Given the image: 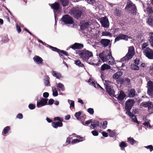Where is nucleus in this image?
<instances>
[{
  "label": "nucleus",
  "mask_w": 153,
  "mask_h": 153,
  "mask_svg": "<svg viewBox=\"0 0 153 153\" xmlns=\"http://www.w3.org/2000/svg\"><path fill=\"white\" fill-rule=\"evenodd\" d=\"M79 55L83 61L89 64H91L92 62L89 61V59L93 56L92 53L88 51H82L79 53Z\"/></svg>",
  "instance_id": "f257e3e1"
},
{
  "label": "nucleus",
  "mask_w": 153,
  "mask_h": 153,
  "mask_svg": "<svg viewBox=\"0 0 153 153\" xmlns=\"http://www.w3.org/2000/svg\"><path fill=\"white\" fill-rule=\"evenodd\" d=\"M134 47L132 46H130L129 48L128 53L124 57L121 59V61L128 60L132 58L134 54Z\"/></svg>",
  "instance_id": "f03ea898"
},
{
  "label": "nucleus",
  "mask_w": 153,
  "mask_h": 153,
  "mask_svg": "<svg viewBox=\"0 0 153 153\" xmlns=\"http://www.w3.org/2000/svg\"><path fill=\"white\" fill-rule=\"evenodd\" d=\"M51 7L53 9L54 12V16L55 22V25H56L57 22L56 16H58L57 13H60V5L57 2H56L52 4L51 5Z\"/></svg>",
  "instance_id": "7ed1b4c3"
},
{
  "label": "nucleus",
  "mask_w": 153,
  "mask_h": 153,
  "mask_svg": "<svg viewBox=\"0 0 153 153\" xmlns=\"http://www.w3.org/2000/svg\"><path fill=\"white\" fill-rule=\"evenodd\" d=\"M104 85H105L106 91L111 96H114L115 94V91L113 88L111 83L109 81L105 80Z\"/></svg>",
  "instance_id": "20e7f679"
},
{
  "label": "nucleus",
  "mask_w": 153,
  "mask_h": 153,
  "mask_svg": "<svg viewBox=\"0 0 153 153\" xmlns=\"http://www.w3.org/2000/svg\"><path fill=\"white\" fill-rule=\"evenodd\" d=\"M99 57L103 62H106L108 61L111 58L112 56L111 53L108 51L102 52L99 54Z\"/></svg>",
  "instance_id": "39448f33"
},
{
  "label": "nucleus",
  "mask_w": 153,
  "mask_h": 153,
  "mask_svg": "<svg viewBox=\"0 0 153 153\" xmlns=\"http://www.w3.org/2000/svg\"><path fill=\"white\" fill-rule=\"evenodd\" d=\"M125 9L131 11V13H135L137 10L135 4L130 0L127 1V5L125 7Z\"/></svg>",
  "instance_id": "423d86ee"
},
{
  "label": "nucleus",
  "mask_w": 153,
  "mask_h": 153,
  "mask_svg": "<svg viewBox=\"0 0 153 153\" xmlns=\"http://www.w3.org/2000/svg\"><path fill=\"white\" fill-rule=\"evenodd\" d=\"M69 13L72 15L75 18L78 19L81 17L82 11L81 10L76 8L71 10Z\"/></svg>",
  "instance_id": "0eeeda50"
},
{
  "label": "nucleus",
  "mask_w": 153,
  "mask_h": 153,
  "mask_svg": "<svg viewBox=\"0 0 153 153\" xmlns=\"http://www.w3.org/2000/svg\"><path fill=\"white\" fill-rule=\"evenodd\" d=\"M61 19L62 22L66 24H71L73 23L72 18L68 15H64Z\"/></svg>",
  "instance_id": "6e6552de"
},
{
  "label": "nucleus",
  "mask_w": 153,
  "mask_h": 153,
  "mask_svg": "<svg viewBox=\"0 0 153 153\" xmlns=\"http://www.w3.org/2000/svg\"><path fill=\"white\" fill-rule=\"evenodd\" d=\"M143 52L146 56L149 59H153V50L147 47L146 49L143 51Z\"/></svg>",
  "instance_id": "1a4fd4ad"
},
{
  "label": "nucleus",
  "mask_w": 153,
  "mask_h": 153,
  "mask_svg": "<svg viewBox=\"0 0 153 153\" xmlns=\"http://www.w3.org/2000/svg\"><path fill=\"white\" fill-rule=\"evenodd\" d=\"M100 22L102 26L104 28H107L109 27V23L108 18L106 17L102 18L100 20Z\"/></svg>",
  "instance_id": "9d476101"
},
{
  "label": "nucleus",
  "mask_w": 153,
  "mask_h": 153,
  "mask_svg": "<svg viewBox=\"0 0 153 153\" xmlns=\"http://www.w3.org/2000/svg\"><path fill=\"white\" fill-rule=\"evenodd\" d=\"M134 102V101L133 99H129L127 100L125 102L126 109H131Z\"/></svg>",
  "instance_id": "9b49d317"
},
{
  "label": "nucleus",
  "mask_w": 153,
  "mask_h": 153,
  "mask_svg": "<svg viewBox=\"0 0 153 153\" xmlns=\"http://www.w3.org/2000/svg\"><path fill=\"white\" fill-rule=\"evenodd\" d=\"M130 37L128 36L127 35H124L122 34H120L115 38V42L118 41L120 40L123 39L126 41L128 40L129 38H130Z\"/></svg>",
  "instance_id": "f8f14e48"
},
{
  "label": "nucleus",
  "mask_w": 153,
  "mask_h": 153,
  "mask_svg": "<svg viewBox=\"0 0 153 153\" xmlns=\"http://www.w3.org/2000/svg\"><path fill=\"white\" fill-rule=\"evenodd\" d=\"M110 42V40L107 39H102L100 42V45L105 48L109 45Z\"/></svg>",
  "instance_id": "ddd939ff"
},
{
  "label": "nucleus",
  "mask_w": 153,
  "mask_h": 153,
  "mask_svg": "<svg viewBox=\"0 0 153 153\" xmlns=\"http://www.w3.org/2000/svg\"><path fill=\"white\" fill-rule=\"evenodd\" d=\"M33 59L34 61L38 65H39L43 64V60L38 56H35L33 58Z\"/></svg>",
  "instance_id": "4468645a"
},
{
  "label": "nucleus",
  "mask_w": 153,
  "mask_h": 153,
  "mask_svg": "<svg viewBox=\"0 0 153 153\" xmlns=\"http://www.w3.org/2000/svg\"><path fill=\"white\" fill-rule=\"evenodd\" d=\"M48 99L42 98L39 102H38L37 103V106L39 108L41 106L45 105L47 103Z\"/></svg>",
  "instance_id": "2eb2a0df"
},
{
  "label": "nucleus",
  "mask_w": 153,
  "mask_h": 153,
  "mask_svg": "<svg viewBox=\"0 0 153 153\" xmlns=\"http://www.w3.org/2000/svg\"><path fill=\"white\" fill-rule=\"evenodd\" d=\"M117 95L115 96V97L117 98L118 100L120 102L124 100V98L126 96L125 94L123 91H120L117 97Z\"/></svg>",
  "instance_id": "dca6fc26"
},
{
  "label": "nucleus",
  "mask_w": 153,
  "mask_h": 153,
  "mask_svg": "<svg viewBox=\"0 0 153 153\" xmlns=\"http://www.w3.org/2000/svg\"><path fill=\"white\" fill-rule=\"evenodd\" d=\"M83 47L84 45L82 44L75 43L70 48L73 49L75 50L76 49H81L83 48Z\"/></svg>",
  "instance_id": "f3484780"
},
{
  "label": "nucleus",
  "mask_w": 153,
  "mask_h": 153,
  "mask_svg": "<svg viewBox=\"0 0 153 153\" xmlns=\"http://www.w3.org/2000/svg\"><path fill=\"white\" fill-rule=\"evenodd\" d=\"M123 74V72L121 71H118L113 76V78L115 79L117 81H119L121 76Z\"/></svg>",
  "instance_id": "a211bd4d"
},
{
  "label": "nucleus",
  "mask_w": 153,
  "mask_h": 153,
  "mask_svg": "<svg viewBox=\"0 0 153 153\" xmlns=\"http://www.w3.org/2000/svg\"><path fill=\"white\" fill-rule=\"evenodd\" d=\"M52 126L54 128H56L58 127H62L63 126V124L62 122H53L52 123Z\"/></svg>",
  "instance_id": "6ab92c4d"
},
{
  "label": "nucleus",
  "mask_w": 153,
  "mask_h": 153,
  "mask_svg": "<svg viewBox=\"0 0 153 153\" xmlns=\"http://www.w3.org/2000/svg\"><path fill=\"white\" fill-rule=\"evenodd\" d=\"M136 95V91L134 88L131 89L128 91V97L130 98H133L135 97Z\"/></svg>",
  "instance_id": "aec40b11"
},
{
  "label": "nucleus",
  "mask_w": 153,
  "mask_h": 153,
  "mask_svg": "<svg viewBox=\"0 0 153 153\" xmlns=\"http://www.w3.org/2000/svg\"><path fill=\"white\" fill-rule=\"evenodd\" d=\"M81 113L82 112L81 111H79L75 113V117L77 120H80L84 119V117L81 115Z\"/></svg>",
  "instance_id": "412c9836"
},
{
  "label": "nucleus",
  "mask_w": 153,
  "mask_h": 153,
  "mask_svg": "<svg viewBox=\"0 0 153 153\" xmlns=\"http://www.w3.org/2000/svg\"><path fill=\"white\" fill-rule=\"evenodd\" d=\"M52 75L57 79H60L61 77V74L56 71H53L51 73Z\"/></svg>",
  "instance_id": "4be33fe9"
},
{
  "label": "nucleus",
  "mask_w": 153,
  "mask_h": 153,
  "mask_svg": "<svg viewBox=\"0 0 153 153\" xmlns=\"http://www.w3.org/2000/svg\"><path fill=\"white\" fill-rule=\"evenodd\" d=\"M49 79L50 78L48 75L45 76L44 79V84L45 86H50Z\"/></svg>",
  "instance_id": "5701e85b"
},
{
  "label": "nucleus",
  "mask_w": 153,
  "mask_h": 153,
  "mask_svg": "<svg viewBox=\"0 0 153 153\" xmlns=\"http://www.w3.org/2000/svg\"><path fill=\"white\" fill-rule=\"evenodd\" d=\"M147 22L149 25L153 27V16H150L148 18Z\"/></svg>",
  "instance_id": "b1692460"
},
{
  "label": "nucleus",
  "mask_w": 153,
  "mask_h": 153,
  "mask_svg": "<svg viewBox=\"0 0 153 153\" xmlns=\"http://www.w3.org/2000/svg\"><path fill=\"white\" fill-rule=\"evenodd\" d=\"M102 36H107L110 37H112V34L110 32L107 31H103L102 33Z\"/></svg>",
  "instance_id": "393cba45"
},
{
  "label": "nucleus",
  "mask_w": 153,
  "mask_h": 153,
  "mask_svg": "<svg viewBox=\"0 0 153 153\" xmlns=\"http://www.w3.org/2000/svg\"><path fill=\"white\" fill-rule=\"evenodd\" d=\"M100 126V123L99 121L95 120L94 122H91V126L94 128Z\"/></svg>",
  "instance_id": "a878e982"
},
{
  "label": "nucleus",
  "mask_w": 153,
  "mask_h": 153,
  "mask_svg": "<svg viewBox=\"0 0 153 153\" xmlns=\"http://www.w3.org/2000/svg\"><path fill=\"white\" fill-rule=\"evenodd\" d=\"M111 67L108 64H104L101 67V70L104 71L106 70H108L111 68Z\"/></svg>",
  "instance_id": "bb28decb"
},
{
  "label": "nucleus",
  "mask_w": 153,
  "mask_h": 153,
  "mask_svg": "<svg viewBox=\"0 0 153 153\" xmlns=\"http://www.w3.org/2000/svg\"><path fill=\"white\" fill-rule=\"evenodd\" d=\"M10 130V128L9 126H7L6 127L4 128L2 134L4 136H5V135L8 133Z\"/></svg>",
  "instance_id": "cd10ccee"
},
{
  "label": "nucleus",
  "mask_w": 153,
  "mask_h": 153,
  "mask_svg": "<svg viewBox=\"0 0 153 153\" xmlns=\"http://www.w3.org/2000/svg\"><path fill=\"white\" fill-rule=\"evenodd\" d=\"M90 25L89 23L86 22L82 25L81 26V29L84 30L86 28H88Z\"/></svg>",
  "instance_id": "c85d7f7f"
},
{
  "label": "nucleus",
  "mask_w": 153,
  "mask_h": 153,
  "mask_svg": "<svg viewBox=\"0 0 153 153\" xmlns=\"http://www.w3.org/2000/svg\"><path fill=\"white\" fill-rule=\"evenodd\" d=\"M144 11L149 14H151L153 12L152 8L151 7H148L146 9H144Z\"/></svg>",
  "instance_id": "c756f323"
},
{
  "label": "nucleus",
  "mask_w": 153,
  "mask_h": 153,
  "mask_svg": "<svg viewBox=\"0 0 153 153\" xmlns=\"http://www.w3.org/2000/svg\"><path fill=\"white\" fill-rule=\"evenodd\" d=\"M108 63L111 65H113L115 64V62L114 61V58L112 56L108 60L107 62Z\"/></svg>",
  "instance_id": "7c9ffc66"
},
{
  "label": "nucleus",
  "mask_w": 153,
  "mask_h": 153,
  "mask_svg": "<svg viewBox=\"0 0 153 153\" xmlns=\"http://www.w3.org/2000/svg\"><path fill=\"white\" fill-rule=\"evenodd\" d=\"M57 84V87L59 88H60L61 90L63 91H65V89L64 85L61 83H59Z\"/></svg>",
  "instance_id": "2f4dec72"
},
{
  "label": "nucleus",
  "mask_w": 153,
  "mask_h": 153,
  "mask_svg": "<svg viewBox=\"0 0 153 153\" xmlns=\"http://www.w3.org/2000/svg\"><path fill=\"white\" fill-rule=\"evenodd\" d=\"M68 103L70 104V107L71 108H74V101L72 100H68Z\"/></svg>",
  "instance_id": "473e14b6"
},
{
  "label": "nucleus",
  "mask_w": 153,
  "mask_h": 153,
  "mask_svg": "<svg viewBox=\"0 0 153 153\" xmlns=\"http://www.w3.org/2000/svg\"><path fill=\"white\" fill-rule=\"evenodd\" d=\"M60 1L64 7L68 5L69 3L68 0H60Z\"/></svg>",
  "instance_id": "72a5a7b5"
},
{
  "label": "nucleus",
  "mask_w": 153,
  "mask_h": 153,
  "mask_svg": "<svg viewBox=\"0 0 153 153\" xmlns=\"http://www.w3.org/2000/svg\"><path fill=\"white\" fill-rule=\"evenodd\" d=\"M149 35V37H148V39L151 43L153 42V32L150 33Z\"/></svg>",
  "instance_id": "f704fd0d"
},
{
  "label": "nucleus",
  "mask_w": 153,
  "mask_h": 153,
  "mask_svg": "<svg viewBox=\"0 0 153 153\" xmlns=\"http://www.w3.org/2000/svg\"><path fill=\"white\" fill-rule=\"evenodd\" d=\"M131 110V109L126 110V113L131 118L134 117V115L132 113L130 112V111Z\"/></svg>",
  "instance_id": "c9c22d12"
},
{
  "label": "nucleus",
  "mask_w": 153,
  "mask_h": 153,
  "mask_svg": "<svg viewBox=\"0 0 153 153\" xmlns=\"http://www.w3.org/2000/svg\"><path fill=\"white\" fill-rule=\"evenodd\" d=\"M75 63L76 65L80 67H83L84 65L79 60H77L75 61Z\"/></svg>",
  "instance_id": "e433bc0d"
},
{
  "label": "nucleus",
  "mask_w": 153,
  "mask_h": 153,
  "mask_svg": "<svg viewBox=\"0 0 153 153\" xmlns=\"http://www.w3.org/2000/svg\"><path fill=\"white\" fill-rule=\"evenodd\" d=\"M119 146L122 150H124L125 147H126V144L124 142H122L119 145Z\"/></svg>",
  "instance_id": "4c0bfd02"
},
{
  "label": "nucleus",
  "mask_w": 153,
  "mask_h": 153,
  "mask_svg": "<svg viewBox=\"0 0 153 153\" xmlns=\"http://www.w3.org/2000/svg\"><path fill=\"white\" fill-rule=\"evenodd\" d=\"M147 93L151 97H153V88H148Z\"/></svg>",
  "instance_id": "58836bf2"
},
{
  "label": "nucleus",
  "mask_w": 153,
  "mask_h": 153,
  "mask_svg": "<svg viewBox=\"0 0 153 153\" xmlns=\"http://www.w3.org/2000/svg\"><path fill=\"white\" fill-rule=\"evenodd\" d=\"M147 88H153V82L151 81H149L147 82Z\"/></svg>",
  "instance_id": "ea45409f"
},
{
  "label": "nucleus",
  "mask_w": 153,
  "mask_h": 153,
  "mask_svg": "<svg viewBox=\"0 0 153 153\" xmlns=\"http://www.w3.org/2000/svg\"><path fill=\"white\" fill-rule=\"evenodd\" d=\"M128 140L130 144L132 145H133L134 143H137V142L136 141L134 140V139L132 137H129L128 138Z\"/></svg>",
  "instance_id": "a19ab883"
},
{
  "label": "nucleus",
  "mask_w": 153,
  "mask_h": 153,
  "mask_svg": "<svg viewBox=\"0 0 153 153\" xmlns=\"http://www.w3.org/2000/svg\"><path fill=\"white\" fill-rule=\"evenodd\" d=\"M115 13L116 15L118 16H120L121 15V11L117 8L115 10Z\"/></svg>",
  "instance_id": "79ce46f5"
},
{
  "label": "nucleus",
  "mask_w": 153,
  "mask_h": 153,
  "mask_svg": "<svg viewBox=\"0 0 153 153\" xmlns=\"http://www.w3.org/2000/svg\"><path fill=\"white\" fill-rule=\"evenodd\" d=\"M49 47L53 51H56L58 53H59L60 51V49H58L56 48L53 47L51 45H49Z\"/></svg>",
  "instance_id": "37998d69"
},
{
  "label": "nucleus",
  "mask_w": 153,
  "mask_h": 153,
  "mask_svg": "<svg viewBox=\"0 0 153 153\" xmlns=\"http://www.w3.org/2000/svg\"><path fill=\"white\" fill-rule=\"evenodd\" d=\"M92 120V119H91L86 121L85 123L84 122H82V123L84 126H87L90 123H91Z\"/></svg>",
  "instance_id": "c03bdc74"
},
{
  "label": "nucleus",
  "mask_w": 153,
  "mask_h": 153,
  "mask_svg": "<svg viewBox=\"0 0 153 153\" xmlns=\"http://www.w3.org/2000/svg\"><path fill=\"white\" fill-rule=\"evenodd\" d=\"M150 102H142L140 105H141L144 107H146L148 106V105L149 104V103Z\"/></svg>",
  "instance_id": "a18cd8bd"
},
{
  "label": "nucleus",
  "mask_w": 153,
  "mask_h": 153,
  "mask_svg": "<svg viewBox=\"0 0 153 153\" xmlns=\"http://www.w3.org/2000/svg\"><path fill=\"white\" fill-rule=\"evenodd\" d=\"M9 39L7 36H5L2 38V41L3 42H8Z\"/></svg>",
  "instance_id": "49530a36"
},
{
  "label": "nucleus",
  "mask_w": 153,
  "mask_h": 153,
  "mask_svg": "<svg viewBox=\"0 0 153 153\" xmlns=\"http://www.w3.org/2000/svg\"><path fill=\"white\" fill-rule=\"evenodd\" d=\"M131 68L133 70H138L139 69V67L137 65H133L131 66Z\"/></svg>",
  "instance_id": "de8ad7c7"
},
{
  "label": "nucleus",
  "mask_w": 153,
  "mask_h": 153,
  "mask_svg": "<svg viewBox=\"0 0 153 153\" xmlns=\"http://www.w3.org/2000/svg\"><path fill=\"white\" fill-rule=\"evenodd\" d=\"M145 147L147 149H149L150 152L153 150V146L152 145L145 146Z\"/></svg>",
  "instance_id": "09e8293b"
},
{
  "label": "nucleus",
  "mask_w": 153,
  "mask_h": 153,
  "mask_svg": "<svg viewBox=\"0 0 153 153\" xmlns=\"http://www.w3.org/2000/svg\"><path fill=\"white\" fill-rule=\"evenodd\" d=\"M147 122L145 121L144 123H143V124L146 126H147V127L148 126L149 127H151V126L150 125V123L149 121H148V120H146Z\"/></svg>",
  "instance_id": "8fccbe9b"
},
{
  "label": "nucleus",
  "mask_w": 153,
  "mask_h": 153,
  "mask_svg": "<svg viewBox=\"0 0 153 153\" xmlns=\"http://www.w3.org/2000/svg\"><path fill=\"white\" fill-rule=\"evenodd\" d=\"M131 120L132 121L135 122L136 123L138 124H139V122L138 121L137 119L136 118V117L134 115V117H133L131 118Z\"/></svg>",
  "instance_id": "3c124183"
},
{
  "label": "nucleus",
  "mask_w": 153,
  "mask_h": 153,
  "mask_svg": "<svg viewBox=\"0 0 153 153\" xmlns=\"http://www.w3.org/2000/svg\"><path fill=\"white\" fill-rule=\"evenodd\" d=\"M54 120L55 121H59L60 122H61L63 121V119L62 118H60L59 117H57L54 118Z\"/></svg>",
  "instance_id": "603ef678"
},
{
  "label": "nucleus",
  "mask_w": 153,
  "mask_h": 153,
  "mask_svg": "<svg viewBox=\"0 0 153 153\" xmlns=\"http://www.w3.org/2000/svg\"><path fill=\"white\" fill-rule=\"evenodd\" d=\"M88 112L91 114H93L94 113V110L92 108H89L88 109Z\"/></svg>",
  "instance_id": "864d4df0"
},
{
  "label": "nucleus",
  "mask_w": 153,
  "mask_h": 153,
  "mask_svg": "<svg viewBox=\"0 0 153 153\" xmlns=\"http://www.w3.org/2000/svg\"><path fill=\"white\" fill-rule=\"evenodd\" d=\"M148 45L147 43H144L142 46V48L143 50V51L146 49L147 48L146 47Z\"/></svg>",
  "instance_id": "5fc2aeb1"
},
{
  "label": "nucleus",
  "mask_w": 153,
  "mask_h": 153,
  "mask_svg": "<svg viewBox=\"0 0 153 153\" xmlns=\"http://www.w3.org/2000/svg\"><path fill=\"white\" fill-rule=\"evenodd\" d=\"M82 141H83V140H80L78 139H74L72 140L71 143L73 144H74Z\"/></svg>",
  "instance_id": "6e6d98bb"
},
{
  "label": "nucleus",
  "mask_w": 153,
  "mask_h": 153,
  "mask_svg": "<svg viewBox=\"0 0 153 153\" xmlns=\"http://www.w3.org/2000/svg\"><path fill=\"white\" fill-rule=\"evenodd\" d=\"M116 132L114 131H113L109 134V136L110 137H113L116 134Z\"/></svg>",
  "instance_id": "4d7b16f0"
},
{
  "label": "nucleus",
  "mask_w": 153,
  "mask_h": 153,
  "mask_svg": "<svg viewBox=\"0 0 153 153\" xmlns=\"http://www.w3.org/2000/svg\"><path fill=\"white\" fill-rule=\"evenodd\" d=\"M88 82L89 83H90V84H91V85L94 86V87H96V84H95L92 81L91 79L90 78L89 79Z\"/></svg>",
  "instance_id": "13d9d810"
},
{
  "label": "nucleus",
  "mask_w": 153,
  "mask_h": 153,
  "mask_svg": "<svg viewBox=\"0 0 153 153\" xmlns=\"http://www.w3.org/2000/svg\"><path fill=\"white\" fill-rule=\"evenodd\" d=\"M35 106L32 104H30L28 105L29 108L31 110H32L35 108Z\"/></svg>",
  "instance_id": "bf43d9fd"
},
{
  "label": "nucleus",
  "mask_w": 153,
  "mask_h": 153,
  "mask_svg": "<svg viewBox=\"0 0 153 153\" xmlns=\"http://www.w3.org/2000/svg\"><path fill=\"white\" fill-rule=\"evenodd\" d=\"M92 134L94 136H97L98 135V132L96 130L93 131L91 132Z\"/></svg>",
  "instance_id": "052dcab7"
},
{
  "label": "nucleus",
  "mask_w": 153,
  "mask_h": 153,
  "mask_svg": "<svg viewBox=\"0 0 153 153\" xmlns=\"http://www.w3.org/2000/svg\"><path fill=\"white\" fill-rule=\"evenodd\" d=\"M16 28L19 33L21 31V29L20 27L17 24H16Z\"/></svg>",
  "instance_id": "680f3d73"
},
{
  "label": "nucleus",
  "mask_w": 153,
  "mask_h": 153,
  "mask_svg": "<svg viewBox=\"0 0 153 153\" xmlns=\"http://www.w3.org/2000/svg\"><path fill=\"white\" fill-rule=\"evenodd\" d=\"M59 52H60V53H61L62 54H64L65 56H67L68 55L67 52L66 51H64V50H60V51Z\"/></svg>",
  "instance_id": "e2e57ef3"
},
{
  "label": "nucleus",
  "mask_w": 153,
  "mask_h": 153,
  "mask_svg": "<svg viewBox=\"0 0 153 153\" xmlns=\"http://www.w3.org/2000/svg\"><path fill=\"white\" fill-rule=\"evenodd\" d=\"M107 125V122L106 121H104L103 122V124L102 126L103 128H105Z\"/></svg>",
  "instance_id": "0e129e2a"
},
{
  "label": "nucleus",
  "mask_w": 153,
  "mask_h": 153,
  "mask_svg": "<svg viewBox=\"0 0 153 153\" xmlns=\"http://www.w3.org/2000/svg\"><path fill=\"white\" fill-rule=\"evenodd\" d=\"M49 95V94L48 92H44L43 94V96L44 98H47Z\"/></svg>",
  "instance_id": "69168bd1"
},
{
  "label": "nucleus",
  "mask_w": 153,
  "mask_h": 153,
  "mask_svg": "<svg viewBox=\"0 0 153 153\" xmlns=\"http://www.w3.org/2000/svg\"><path fill=\"white\" fill-rule=\"evenodd\" d=\"M54 102V100L53 99H51L49 100L48 104L49 105H51L53 104Z\"/></svg>",
  "instance_id": "338daca9"
},
{
  "label": "nucleus",
  "mask_w": 153,
  "mask_h": 153,
  "mask_svg": "<svg viewBox=\"0 0 153 153\" xmlns=\"http://www.w3.org/2000/svg\"><path fill=\"white\" fill-rule=\"evenodd\" d=\"M16 117L19 119H22L23 118L22 114H19L17 115Z\"/></svg>",
  "instance_id": "774afa93"
}]
</instances>
